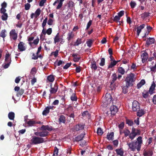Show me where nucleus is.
I'll return each instance as SVG.
<instances>
[{
    "instance_id": "obj_12",
    "label": "nucleus",
    "mask_w": 156,
    "mask_h": 156,
    "mask_svg": "<svg viewBox=\"0 0 156 156\" xmlns=\"http://www.w3.org/2000/svg\"><path fill=\"white\" fill-rule=\"evenodd\" d=\"M51 90H50V94H52L56 93L58 89V84L55 83L53 87H52L51 85Z\"/></svg>"
},
{
    "instance_id": "obj_6",
    "label": "nucleus",
    "mask_w": 156,
    "mask_h": 156,
    "mask_svg": "<svg viewBox=\"0 0 156 156\" xmlns=\"http://www.w3.org/2000/svg\"><path fill=\"white\" fill-rule=\"evenodd\" d=\"M140 104L137 101H134L132 103V109L133 112H137L139 110L140 108Z\"/></svg>"
},
{
    "instance_id": "obj_61",
    "label": "nucleus",
    "mask_w": 156,
    "mask_h": 156,
    "mask_svg": "<svg viewBox=\"0 0 156 156\" xmlns=\"http://www.w3.org/2000/svg\"><path fill=\"white\" fill-rule=\"evenodd\" d=\"M52 32V29L51 28H49L46 30L47 34L48 35H50Z\"/></svg>"
},
{
    "instance_id": "obj_41",
    "label": "nucleus",
    "mask_w": 156,
    "mask_h": 156,
    "mask_svg": "<svg viewBox=\"0 0 156 156\" xmlns=\"http://www.w3.org/2000/svg\"><path fill=\"white\" fill-rule=\"evenodd\" d=\"M64 0H60L58 4V5L57 7H56V9H60L62 7V5L63 2Z\"/></svg>"
},
{
    "instance_id": "obj_3",
    "label": "nucleus",
    "mask_w": 156,
    "mask_h": 156,
    "mask_svg": "<svg viewBox=\"0 0 156 156\" xmlns=\"http://www.w3.org/2000/svg\"><path fill=\"white\" fill-rule=\"evenodd\" d=\"M135 75L132 73L128 74L125 80L126 84L128 86H132L133 82L135 81L136 78L134 77Z\"/></svg>"
},
{
    "instance_id": "obj_4",
    "label": "nucleus",
    "mask_w": 156,
    "mask_h": 156,
    "mask_svg": "<svg viewBox=\"0 0 156 156\" xmlns=\"http://www.w3.org/2000/svg\"><path fill=\"white\" fill-rule=\"evenodd\" d=\"M112 100V97L110 94L106 93L105 97L103 99L102 102L103 103L104 106L107 107L111 102Z\"/></svg>"
},
{
    "instance_id": "obj_11",
    "label": "nucleus",
    "mask_w": 156,
    "mask_h": 156,
    "mask_svg": "<svg viewBox=\"0 0 156 156\" xmlns=\"http://www.w3.org/2000/svg\"><path fill=\"white\" fill-rule=\"evenodd\" d=\"M156 87V84H155V82L153 81L152 84H151V86H150L149 90V94L151 95L154 93H155L154 90L155 88Z\"/></svg>"
},
{
    "instance_id": "obj_18",
    "label": "nucleus",
    "mask_w": 156,
    "mask_h": 156,
    "mask_svg": "<svg viewBox=\"0 0 156 156\" xmlns=\"http://www.w3.org/2000/svg\"><path fill=\"white\" fill-rule=\"evenodd\" d=\"M85 125L82 124H78L76 125L75 127L74 130L76 131H78L84 129Z\"/></svg>"
},
{
    "instance_id": "obj_24",
    "label": "nucleus",
    "mask_w": 156,
    "mask_h": 156,
    "mask_svg": "<svg viewBox=\"0 0 156 156\" xmlns=\"http://www.w3.org/2000/svg\"><path fill=\"white\" fill-rule=\"evenodd\" d=\"M114 133L112 132L110 133H108L107 135V138L109 140H113Z\"/></svg>"
},
{
    "instance_id": "obj_14",
    "label": "nucleus",
    "mask_w": 156,
    "mask_h": 156,
    "mask_svg": "<svg viewBox=\"0 0 156 156\" xmlns=\"http://www.w3.org/2000/svg\"><path fill=\"white\" fill-rule=\"evenodd\" d=\"M24 121L29 126H34L36 124L35 121L34 120L29 119V121H27L26 119V117H25L24 118Z\"/></svg>"
},
{
    "instance_id": "obj_59",
    "label": "nucleus",
    "mask_w": 156,
    "mask_h": 156,
    "mask_svg": "<svg viewBox=\"0 0 156 156\" xmlns=\"http://www.w3.org/2000/svg\"><path fill=\"white\" fill-rule=\"evenodd\" d=\"M53 20L51 19H49L48 21V24L49 25H51L53 24Z\"/></svg>"
},
{
    "instance_id": "obj_33",
    "label": "nucleus",
    "mask_w": 156,
    "mask_h": 156,
    "mask_svg": "<svg viewBox=\"0 0 156 156\" xmlns=\"http://www.w3.org/2000/svg\"><path fill=\"white\" fill-rule=\"evenodd\" d=\"M117 63V62L115 60H114L112 62H111L110 65L108 66V69L112 68L114 66H115Z\"/></svg>"
},
{
    "instance_id": "obj_50",
    "label": "nucleus",
    "mask_w": 156,
    "mask_h": 156,
    "mask_svg": "<svg viewBox=\"0 0 156 156\" xmlns=\"http://www.w3.org/2000/svg\"><path fill=\"white\" fill-rule=\"evenodd\" d=\"M130 5L132 8H134L136 5V4L135 2L133 1H132L130 2Z\"/></svg>"
},
{
    "instance_id": "obj_32",
    "label": "nucleus",
    "mask_w": 156,
    "mask_h": 156,
    "mask_svg": "<svg viewBox=\"0 0 156 156\" xmlns=\"http://www.w3.org/2000/svg\"><path fill=\"white\" fill-rule=\"evenodd\" d=\"M55 76L53 75H51L48 76L47 79L50 82H53L55 80Z\"/></svg>"
},
{
    "instance_id": "obj_27",
    "label": "nucleus",
    "mask_w": 156,
    "mask_h": 156,
    "mask_svg": "<svg viewBox=\"0 0 156 156\" xmlns=\"http://www.w3.org/2000/svg\"><path fill=\"white\" fill-rule=\"evenodd\" d=\"M84 135L85 134L83 135V134H81L77 136L75 138V141L79 142L82 140L84 137Z\"/></svg>"
},
{
    "instance_id": "obj_64",
    "label": "nucleus",
    "mask_w": 156,
    "mask_h": 156,
    "mask_svg": "<svg viewBox=\"0 0 156 156\" xmlns=\"http://www.w3.org/2000/svg\"><path fill=\"white\" fill-rule=\"evenodd\" d=\"M152 101L154 104H156V94L154 96L152 99Z\"/></svg>"
},
{
    "instance_id": "obj_40",
    "label": "nucleus",
    "mask_w": 156,
    "mask_h": 156,
    "mask_svg": "<svg viewBox=\"0 0 156 156\" xmlns=\"http://www.w3.org/2000/svg\"><path fill=\"white\" fill-rule=\"evenodd\" d=\"M41 12V9L40 8L37 9L35 12V18H37L40 14Z\"/></svg>"
},
{
    "instance_id": "obj_53",
    "label": "nucleus",
    "mask_w": 156,
    "mask_h": 156,
    "mask_svg": "<svg viewBox=\"0 0 156 156\" xmlns=\"http://www.w3.org/2000/svg\"><path fill=\"white\" fill-rule=\"evenodd\" d=\"M74 5V3L72 1H69L68 3V7L69 8H72Z\"/></svg>"
},
{
    "instance_id": "obj_30",
    "label": "nucleus",
    "mask_w": 156,
    "mask_h": 156,
    "mask_svg": "<svg viewBox=\"0 0 156 156\" xmlns=\"http://www.w3.org/2000/svg\"><path fill=\"white\" fill-rule=\"evenodd\" d=\"M149 91H147L144 90L142 93V95L143 97L144 98H147L149 96Z\"/></svg>"
},
{
    "instance_id": "obj_37",
    "label": "nucleus",
    "mask_w": 156,
    "mask_h": 156,
    "mask_svg": "<svg viewBox=\"0 0 156 156\" xmlns=\"http://www.w3.org/2000/svg\"><path fill=\"white\" fill-rule=\"evenodd\" d=\"M82 43V40L81 39H80L79 38H78L76 40V42H74V46H78L79 44H81Z\"/></svg>"
},
{
    "instance_id": "obj_15",
    "label": "nucleus",
    "mask_w": 156,
    "mask_h": 156,
    "mask_svg": "<svg viewBox=\"0 0 156 156\" xmlns=\"http://www.w3.org/2000/svg\"><path fill=\"white\" fill-rule=\"evenodd\" d=\"M74 34L73 32L72 31L69 32L67 34V39L68 41V42L69 43L70 41L73 39L74 38Z\"/></svg>"
},
{
    "instance_id": "obj_28",
    "label": "nucleus",
    "mask_w": 156,
    "mask_h": 156,
    "mask_svg": "<svg viewBox=\"0 0 156 156\" xmlns=\"http://www.w3.org/2000/svg\"><path fill=\"white\" fill-rule=\"evenodd\" d=\"M15 113L13 112H9L8 114L9 118L11 120H14L15 118Z\"/></svg>"
},
{
    "instance_id": "obj_60",
    "label": "nucleus",
    "mask_w": 156,
    "mask_h": 156,
    "mask_svg": "<svg viewBox=\"0 0 156 156\" xmlns=\"http://www.w3.org/2000/svg\"><path fill=\"white\" fill-rule=\"evenodd\" d=\"M71 147H69L67 149L66 153L67 154H71Z\"/></svg>"
},
{
    "instance_id": "obj_46",
    "label": "nucleus",
    "mask_w": 156,
    "mask_h": 156,
    "mask_svg": "<svg viewBox=\"0 0 156 156\" xmlns=\"http://www.w3.org/2000/svg\"><path fill=\"white\" fill-rule=\"evenodd\" d=\"M8 16L7 13H4L2 16V19L3 20H7Z\"/></svg>"
},
{
    "instance_id": "obj_36",
    "label": "nucleus",
    "mask_w": 156,
    "mask_h": 156,
    "mask_svg": "<svg viewBox=\"0 0 156 156\" xmlns=\"http://www.w3.org/2000/svg\"><path fill=\"white\" fill-rule=\"evenodd\" d=\"M118 72L121 75H124L125 73V69L122 67H119L118 69Z\"/></svg>"
},
{
    "instance_id": "obj_51",
    "label": "nucleus",
    "mask_w": 156,
    "mask_h": 156,
    "mask_svg": "<svg viewBox=\"0 0 156 156\" xmlns=\"http://www.w3.org/2000/svg\"><path fill=\"white\" fill-rule=\"evenodd\" d=\"M74 121V119H71V118H69L67 119V122L68 123H69V127H70L71 125L72 124Z\"/></svg>"
},
{
    "instance_id": "obj_26",
    "label": "nucleus",
    "mask_w": 156,
    "mask_h": 156,
    "mask_svg": "<svg viewBox=\"0 0 156 156\" xmlns=\"http://www.w3.org/2000/svg\"><path fill=\"white\" fill-rule=\"evenodd\" d=\"M115 151L117 154L118 155L120 156H123L124 154V152L123 150L121 148L116 149L115 150Z\"/></svg>"
},
{
    "instance_id": "obj_42",
    "label": "nucleus",
    "mask_w": 156,
    "mask_h": 156,
    "mask_svg": "<svg viewBox=\"0 0 156 156\" xmlns=\"http://www.w3.org/2000/svg\"><path fill=\"white\" fill-rule=\"evenodd\" d=\"M93 42V40L91 39L89 40L86 42V44H87V46L89 47H90L91 46Z\"/></svg>"
},
{
    "instance_id": "obj_39",
    "label": "nucleus",
    "mask_w": 156,
    "mask_h": 156,
    "mask_svg": "<svg viewBox=\"0 0 156 156\" xmlns=\"http://www.w3.org/2000/svg\"><path fill=\"white\" fill-rule=\"evenodd\" d=\"M49 108H48V107H47L45 108V109L43 112L42 114L43 115H46L49 113Z\"/></svg>"
},
{
    "instance_id": "obj_47",
    "label": "nucleus",
    "mask_w": 156,
    "mask_h": 156,
    "mask_svg": "<svg viewBox=\"0 0 156 156\" xmlns=\"http://www.w3.org/2000/svg\"><path fill=\"white\" fill-rule=\"evenodd\" d=\"M149 14L148 12H145L141 15V17L143 19H145L149 16Z\"/></svg>"
},
{
    "instance_id": "obj_62",
    "label": "nucleus",
    "mask_w": 156,
    "mask_h": 156,
    "mask_svg": "<svg viewBox=\"0 0 156 156\" xmlns=\"http://www.w3.org/2000/svg\"><path fill=\"white\" fill-rule=\"evenodd\" d=\"M120 19V17L118 16H116L114 18V21L117 22Z\"/></svg>"
},
{
    "instance_id": "obj_56",
    "label": "nucleus",
    "mask_w": 156,
    "mask_h": 156,
    "mask_svg": "<svg viewBox=\"0 0 156 156\" xmlns=\"http://www.w3.org/2000/svg\"><path fill=\"white\" fill-rule=\"evenodd\" d=\"M124 122H121L120 124H119L118 126V127L119 129L121 130L122 129L124 128Z\"/></svg>"
},
{
    "instance_id": "obj_25",
    "label": "nucleus",
    "mask_w": 156,
    "mask_h": 156,
    "mask_svg": "<svg viewBox=\"0 0 156 156\" xmlns=\"http://www.w3.org/2000/svg\"><path fill=\"white\" fill-rule=\"evenodd\" d=\"M145 83V81L144 80L142 79L137 85V88L138 89L141 88L142 86L144 85Z\"/></svg>"
},
{
    "instance_id": "obj_17",
    "label": "nucleus",
    "mask_w": 156,
    "mask_h": 156,
    "mask_svg": "<svg viewBox=\"0 0 156 156\" xmlns=\"http://www.w3.org/2000/svg\"><path fill=\"white\" fill-rule=\"evenodd\" d=\"M154 42L155 39L154 38L149 37L146 41V44L147 46L154 44Z\"/></svg>"
},
{
    "instance_id": "obj_29",
    "label": "nucleus",
    "mask_w": 156,
    "mask_h": 156,
    "mask_svg": "<svg viewBox=\"0 0 156 156\" xmlns=\"http://www.w3.org/2000/svg\"><path fill=\"white\" fill-rule=\"evenodd\" d=\"M123 133H124V136L125 137L129 136H129L131 134V133L129 130L127 129H125L123 130Z\"/></svg>"
},
{
    "instance_id": "obj_8",
    "label": "nucleus",
    "mask_w": 156,
    "mask_h": 156,
    "mask_svg": "<svg viewBox=\"0 0 156 156\" xmlns=\"http://www.w3.org/2000/svg\"><path fill=\"white\" fill-rule=\"evenodd\" d=\"M25 44L23 42H20L18 45V49L20 51H24L26 49V47L25 46Z\"/></svg>"
},
{
    "instance_id": "obj_34",
    "label": "nucleus",
    "mask_w": 156,
    "mask_h": 156,
    "mask_svg": "<svg viewBox=\"0 0 156 156\" xmlns=\"http://www.w3.org/2000/svg\"><path fill=\"white\" fill-rule=\"evenodd\" d=\"M91 68L92 69H94V70H96L97 69L98 67L96 66V62L95 61H94L91 62Z\"/></svg>"
},
{
    "instance_id": "obj_20",
    "label": "nucleus",
    "mask_w": 156,
    "mask_h": 156,
    "mask_svg": "<svg viewBox=\"0 0 156 156\" xmlns=\"http://www.w3.org/2000/svg\"><path fill=\"white\" fill-rule=\"evenodd\" d=\"M145 25L144 24H143L140 25L139 27H138L136 28L137 33L138 36L140 34L141 31V30L145 27Z\"/></svg>"
},
{
    "instance_id": "obj_19",
    "label": "nucleus",
    "mask_w": 156,
    "mask_h": 156,
    "mask_svg": "<svg viewBox=\"0 0 156 156\" xmlns=\"http://www.w3.org/2000/svg\"><path fill=\"white\" fill-rule=\"evenodd\" d=\"M143 154L144 156H152L153 154V152L151 150L144 151Z\"/></svg>"
},
{
    "instance_id": "obj_49",
    "label": "nucleus",
    "mask_w": 156,
    "mask_h": 156,
    "mask_svg": "<svg viewBox=\"0 0 156 156\" xmlns=\"http://www.w3.org/2000/svg\"><path fill=\"white\" fill-rule=\"evenodd\" d=\"M58 149L55 147L54 148V151L53 155V156H56L58 155Z\"/></svg>"
},
{
    "instance_id": "obj_7",
    "label": "nucleus",
    "mask_w": 156,
    "mask_h": 156,
    "mask_svg": "<svg viewBox=\"0 0 156 156\" xmlns=\"http://www.w3.org/2000/svg\"><path fill=\"white\" fill-rule=\"evenodd\" d=\"M118 109L117 106L112 105L110 108V113L112 115L114 116L118 112Z\"/></svg>"
},
{
    "instance_id": "obj_1",
    "label": "nucleus",
    "mask_w": 156,
    "mask_h": 156,
    "mask_svg": "<svg viewBox=\"0 0 156 156\" xmlns=\"http://www.w3.org/2000/svg\"><path fill=\"white\" fill-rule=\"evenodd\" d=\"M41 131L34 133V134L37 136H34L30 140V143L31 145H36L44 143V141L42 137H45L49 135L48 131H51L52 130V126L48 125H43L40 129Z\"/></svg>"
},
{
    "instance_id": "obj_22",
    "label": "nucleus",
    "mask_w": 156,
    "mask_h": 156,
    "mask_svg": "<svg viewBox=\"0 0 156 156\" xmlns=\"http://www.w3.org/2000/svg\"><path fill=\"white\" fill-rule=\"evenodd\" d=\"M10 55L9 53H6L5 55V61L7 63H11L12 60L11 58H9Z\"/></svg>"
},
{
    "instance_id": "obj_45",
    "label": "nucleus",
    "mask_w": 156,
    "mask_h": 156,
    "mask_svg": "<svg viewBox=\"0 0 156 156\" xmlns=\"http://www.w3.org/2000/svg\"><path fill=\"white\" fill-rule=\"evenodd\" d=\"M59 37L55 36L54 38V43L56 44L57 42H58L60 41V39H61Z\"/></svg>"
},
{
    "instance_id": "obj_23",
    "label": "nucleus",
    "mask_w": 156,
    "mask_h": 156,
    "mask_svg": "<svg viewBox=\"0 0 156 156\" xmlns=\"http://www.w3.org/2000/svg\"><path fill=\"white\" fill-rule=\"evenodd\" d=\"M112 80L111 82L110 86H112V84L114 83L115 81H116L117 79V77L116 73H115L113 74L112 76Z\"/></svg>"
},
{
    "instance_id": "obj_48",
    "label": "nucleus",
    "mask_w": 156,
    "mask_h": 156,
    "mask_svg": "<svg viewBox=\"0 0 156 156\" xmlns=\"http://www.w3.org/2000/svg\"><path fill=\"white\" fill-rule=\"evenodd\" d=\"M62 63H64V62H62V61L60 60L58 62H56L55 63V66H60Z\"/></svg>"
},
{
    "instance_id": "obj_57",
    "label": "nucleus",
    "mask_w": 156,
    "mask_h": 156,
    "mask_svg": "<svg viewBox=\"0 0 156 156\" xmlns=\"http://www.w3.org/2000/svg\"><path fill=\"white\" fill-rule=\"evenodd\" d=\"M71 65V63H67L64 66L63 68L64 69H67Z\"/></svg>"
},
{
    "instance_id": "obj_13",
    "label": "nucleus",
    "mask_w": 156,
    "mask_h": 156,
    "mask_svg": "<svg viewBox=\"0 0 156 156\" xmlns=\"http://www.w3.org/2000/svg\"><path fill=\"white\" fill-rule=\"evenodd\" d=\"M10 36L14 40H16L17 37V34L16 33V30H12L10 32Z\"/></svg>"
},
{
    "instance_id": "obj_2",
    "label": "nucleus",
    "mask_w": 156,
    "mask_h": 156,
    "mask_svg": "<svg viewBox=\"0 0 156 156\" xmlns=\"http://www.w3.org/2000/svg\"><path fill=\"white\" fill-rule=\"evenodd\" d=\"M136 140V141H132L127 144L129 148L131 151H135L136 149L138 151H139L140 150L141 144L143 143L142 137L141 136H139Z\"/></svg>"
},
{
    "instance_id": "obj_21",
    "label": "nucleus",
    "mask_w": 156,
    "mask_h": 156,
    "mask_svg": "<svg viewBox=\"0 0 156 156\" xmlns=\"http://www.w3.org/2000/svg\"><path fill=\"white\" fill-rule=\"evenodd\" d=\"M136 115L137 116L139 117H141L144 115L145 112L144 111L143 109H139L137 111Z\"/></svg>"
},
{
    "instance_id": "obj_54",
    "label": "nucleus",
    "mask_w": 156,
    "mask_h": 156,
    "mask_svg": "<svg viewBox=\"0 0 156 156\" xmlns=\"http://www.w3.org/2000/svg\"><path fill=\"white\" fill-rule=\"evenodd\" d=\"M30 7V5L27 3L25 5V9L26 10H28Z\"/></svg>"
},
{
    "instance_id": "obj_5",
    "label": "nucleus",
    "mask_w": 156,
    "mask_h": 156,
    "mask_svg": "<svg viewBox=\"0 0 156 156\" xmlns=\"http://www.w3.org/2000/svg\"><path fill=\"white\" fill-rule=\"evenodd\" d=\"M140 133L141 131L139 129H136L134 127L132 128L129 138L133 140L137 135H140Z\"/></svg>"
},
{
    "instance_id": "obj_52",
    "label": "nucleus",
    "mask_w": 156,
    "mask_h": 156,
    "mask_svg": "<svg viewBox=\"0 0 156 156\" xmlns=\"http://www.w3.org/2000/svg\"><path fill=\"white\" fill-rule=\"evenodd\" d=\"M105 64V59L104 58H101V62L99 64L101 66H103Z\"/></svg>"
},
{
    "instance_id": "obj_38",
    "label": "nucleus",
    "mask_w": 156,
    "mask_h": 156,
    "mask_svg": "<svg viewBox=\"0 0 156 156\" xmlns=\"http://www.w3.org/2000/svg\"><path fill=\"white\" fill-rule=\"evenodd\" d=\"M6 33V31L5 30H2L1 33H0V36L3 38L4 40V38L6 37V35L5 33Z\"/></svg>"
},
{
    "instance_id": "obj_31",
    "label": "nucleus",
    "mask_w": 156,
    "mask_h": 156,
    "mask_svg": "<svg viewBox=\"0 0 156 156\" xmlns=\"http://www.w3.org/2000/svg\"><path fill=\"white\" fill-rule=\"evenodd\" d=\"M70 98L72 101H76L77 100V98L75 93L72 94V95L70 96Z\"/></svg>"
},
{
    "instance_id": "obj_44",
    "label": "nucleus",
    "mask_w": 156,
    "mask_h": 156,
    "mask_svg": "<svg viewBox=\"0 0 156 156\" xmlns=\"http://www.w3.org/2000/svg\"><path fill=\"white\" fill-rule=\"evenodd\" d=\"M97 133L98 135H101L103 134V132L101 128H98L97 130Z\"/></svg>"
},
{
    "instance_id": "obj_55",
    "label": "nucleus",
    "mask_w": 156,
    "mask_h": 156,
    "mask_svg": "<svg viewBox=\"0 0 156 156\" xmlns=\"http://www.w3.org/2000/svg\"><path fill=\"white\" fill-rule=\"evenodd\" d=\"M37 71L36 68L34 67L32 69L30 72V73L32 75L35 74Z\"/></svg>"
},
{
    "instance_id": "obj_43",
    "label": "nucleus",
    "mask_w": 156,
    "mask_h": 156,
    "mask_svg": "<svg viewBox=\"0 0 156 156\" xmlns=\"http://www.w3.org/2000/svg\"><path fill=\"white\" fill-rule=\"evenodd\" d=\"M126 123L128 124L129 126H131L133 125V122L131 120L129 119H126Z\"/></svg>"
},
{
    "instance_id": "obj_63",
    "label": "nucleus",
    "mask_w": 156,
    "mask_h": 156,
    "mask_svg": "<svg viewBox=\"0 0 156 156\" xmlns=\"http://www.w3.org/2000/svg\"><path fill=\"white\" fill-rule=\"evenodd\" d=\"M156 64H155V65L152 67L151 68V71H152L153 72H155L156 71Z\"/></svg>"
},
{
    "instance_id": "obj_16",
    "label": "nucleus",
    "mask_w": 156,
    "mask_h": 156,
    "mask_svg": "<svg viewBox=\"0 0 156 156\" xmlns=\"http://www.w3.org/2000/svg\"><path fill=\"white\" fill-rule=\"evenodd\" d=\"M58 121L59 124H61L62 123L65 124L66 122V118L63 115H61L59 116V117L58 119Z\"/></svg>"
},
{
    "instance_id": "obj_9",
    "label": "nucleus",
    "mask_w": 156,
    "mask_h": 156,
    "mask_svg": "<svg viewBox=\"0 0 156 156\" xmlns=\"http://www.w3.org/2000/svg\"><path fill=\"white\" fill-rule=\"evenodd\" d=\"M141 58H142V61L143 63L145 62L148 58V54L145 51L142 53L141 55Z\"/></svg>"
},
{
    "instance_id": "obj_10",
    "label": "nucleus",
    "mask_w": 156,
    "mask_h": 156,
    "mask_svg": "<svg viewBox=\"0 0 156 156\" xmlns=\"http://www.w3.org/2000/svg\"><path fill=\"white\" fill-rule=\"evenodd\" d=\"M14 90L16 91H17V95L18 96L21 95L24 93V90L23 89H20V87L18 86H16L14 88Z\"/></svg>"
},
{
    "instance_id": "obj_58",
    "label": "nucleus",
    "mask_w": 156,
    "mask_h": 156,
    "mask_svg": "<svg viewBox=\"0 0 156 156\" xmlns=\"http://www.w3.org/2000/svg\"><path fill=\"white\" fill-rule=\"evenodd\" d=\"M92 21L91 20H90V21H89V22L87 24L86 30H87L89 28V27H90V26L92 24Z\"/></svg>"
},
{
    "instance_id": "obj_35",
    "label": "nucleus",
    "mask_w": 156,
    "mask_h": 156,
    "mask_svg": "<svg viewBox=\"0 0 156 156\" xmlns=\"http://www.w3.org/2000/svg\"><path fill=\"white\" fill-rule=\"evenodd\" d=\"M130 86H128L127 84H126V85L123 87L122 89L123 93L124 94H126L128 92V89Z\"/></svg>"
}]
</instances>
